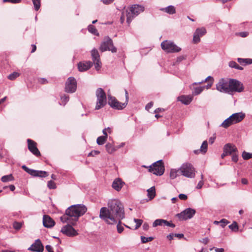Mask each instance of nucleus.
<instances>
[{
  "instance_id": "obj_5",
  "label": "nucleus",
  "mask_w": 252,
  "mask_h": 252,
  "mask_svg": "<svg viewBox=\"0 0 252 252\" xmlns=\"http://www.w3.org/2000/svg\"><path fill=\"white\" fill-rule=\"evenodd\" d=\"M164 166L162 160L154 162L149 166V171L158 176L162 175L164 172Z\"/></svg>"
},
{
  "instance_id": "obj_17",
  "label": "nucleus",
  "mask_w": 252,
  "mask_h": 252,
  "mask_svg": "<svg viewBox=\"0 0 252 252\" xmlns=\"http://www.w3.org/2000/svg\"><path fill=\"white\" fill-rule=\"evenodd\" d=\"M27 142L30 151L36 157L40 156V153L37 148L36 143L30 139L27 140Z\"/></svg>"
},
{
  "instance_id": "obj_33",
  "label": "nucleus",
  "mask_w": 252,
  "mask_h": 252,
  "mask_svg": "<svg viewBox=\"0 0 252 252\" xmlns=\"http://www.w3.org/2000/svg\"><path fill=\"white\" fill-rule=\"evenodd\" d=\"M88 29L89 32L93 33L94 35H98V32L97 30L95 29L94 26L90 25L88 26Z\"/></svg>"
},
{
  "instance_id": "obj_22",
  "label": "nucleus",
  "mask_w": 252,
  "mask_h": 252,
  "mask_svg": "<svg viewBox=\"0 0 252 252\" xmlns=\"http://www.w3.org/2000/svg\"><path fill=\"white\" fill-rule=\"evenodd\" d=\"M223 149L228 155H231L236 152H238V150L236 146L230 143L225 144Z\"/></svg>"
},
{
  "instance_id": "obj_30",
  "label": "nucleus",
  "mask_w": 252,
  "mask_h": 252,
  "mask_svg": "<svg viewBox=\"0 0 252 252\" xmlns=\"http://www.w3.org/2000/svg\"><path fill=\"white\" fill-rule=\"evenodd\" d=\"M69 97L68 95L63 94L61 96V101L60 103V105L64 106L66 103L69 101Z\"/></svg>"
},
{
  "instance_id": "obj_24",
  "label": "nucleus",
  "mask_w": 252,
  "mask_h": 252,
  "mask_svg": "<svg viewBox=\"0 0 252 252\" xmlns=\"http://www.w3.org/2000/svg\"><path fill=\"white\" fill-rule=\"evenodd\" d=\"M192 97L190 95H182L178 97V100L184 104H189L192 101Z\"/></svg>"
},
{
  "instance_id": "obj_47",
  "label": "nucleus",
  "mask_w": 252,
  "mask_h": 252,
  "mask_svg": "<svg viewBox=\"0 0 252 252\" xmlns=\"http://www.w3.org/2000/svg\"><path fill=\"white\" fill-rule=\"evenodd\" d=\"M220 226L222 228H224L227 224L230 223L228 220L225 219H221L220 220Z\"/></svg>"
},
{
  "instance_id": "obj_10",
  "label": "nucleus",
  "mask_w": 252,
  "mask_h": 252,
  "mask_svg": "<svg viewBox=\"0 0 252 252\" xmlns=\"http://www.w3.org/2000/svg\"><path fill=\"white\" fill-rule=\"evenodd\" d=\"M145 8L142 5L133 4L126 9V16L138 15L144 11Z\"/></svg>"
},
{
  "instance_id": "obj_55",
  "label": "nucleus",
  "mask_w": 252,
  "mask_h": 252,
  "mask_svg": "<svg viewBox=\"0 0 252 252\" xmlns=\"http://www.w3.org/2000/svg\"><path fill=\"white\" fill-rule=\"evenodd\" d=\"M203 185H204V181H203V180H201V181H200L198 182V184H197V185L196 188L197 189H201L202 188Z\"/></svg>"
},
{
  "instance_id": "obj_23",
  "label": "nucleus",
  "mask_w": 252,
  "mask_h": 252,
  "mask_svg": "<svg viewBox=\"0 0 252 252\" xmlns=\"http://www.w3.org/2000/svg\"><path fill=\"white\" fill-rule=\"evenodd\" d=\"M125 183L123 182L120 178L115 180L112 183V187L117 191L121 190L123 187Z\"/></svg>"
},
{
  "instance_id": "obj_2",
  "label": "nucleus",
  "mask_w": 252,
  "mask_h": 252,
  "mask_svg": "<svg viewBox=\"0 0 252 252\" xmlns=\"http://www.w3.org/2000/svg\"><path fill=\"white\" fill-rule=\"evenodd\" d=\"M87 211V207L83 204L73 205L69 207L65 214L60 217L63 223L75 225L79 218L83 216Z\"/></svg>"
},
{
  "instance_id": "obj_4",
  "label": "nucleus",
  "mask_w": 252,
  "mask_h": 252,
  "mask_svg": "<svg viewBox=\"0 0 252 252\" xmlns=\"http://www.w3.org/2000/svg\"><path fill=\"white\" fill-rule=\"evenodd\" d=\"M179 171L182 175L187 178H192L195 175L194 168L189 163L183 164Z\"/></svg>"
},
{
  "instance_id": "obj_31",
  "label": "nucleus",
  "mask_w": 252,
  "mask_h": 252,
  "mask_svg": "<svg viewBox=\"0 0 252 252\" xmlns=\"http://www.w3.org/2000/svg\"><path fill=\"white\" fill-rule=\"evenodd\" d=\"M229 66L231 68H234L238 70H243V68L240 66L238 64L234 61H231L229 63Z\"/></svg>"
},
{
  "instance_id": "obj_18",
  "label": "nucleus",
  "mask_w": 252,
  "mask_h": 252,
  "mask_svg": "<svg viewBox=\"0 0 252 252\" xmlns=\"http://www.w3.org/2000/svg\"><path fill=\"white\" fill-rule=\"evenodd\" d=\"M28 250L37 252H42L44 250V247L40 240L37 239L32 245Z\"/></svg>"
},
{
  "instance_id": "obj_3",
  "label": "nucleus",
  "mask_w": 252,
  "mask_h": 252,
  "mask_svg": "<svg viewBox=\"0 0 252 252\" xmlns=\"http://www.w3.org/2000/svg\"><path fill=\"white\" fill-rule=\"evenodd\" d=\"M95 95L97 99L95 109L99 110L106 104V95L104 90L101 88L96 90Z\"/></svg>"
},
{
  "instance_id": "obj_29",
  "label": "nucleus",
  "mask_w": 252,
  "mask_h": 252,
  "mask_svg": "<svg viewBox=\"0 0 252 252\" xmlns=\"http://www.w3.org/2000/svg\"><path fill=\"white\" fill-rule=\"evenodd\" d=\"M165 221L163 219H157L153 223V226L155 227L157 226H165Z\"/></svg>"
},
{
  "instance_id": "obj_20",
  "label": "nucleus",
  "mask_w": 252,
  "mask_h": 252,
  "mask_svg": "<svg viewBox=\"0 0 252 252\" xmlns=\"http://www.w3.org/2000/svg\"><path fill=\"white\" fill-rule=\"evenodd\" d=\"M93 65V63L91 61H87L83 62H80L78 64V68L80 71H85Z\"/></svg>"
},
{
  "instance_id": "obj_42",
  "label": "nucleus",
  "mask_w": 252,
  "mask_h": 252,
  "mask_svg": "<svg viewBox=\"0 0 252 252\" xmlns=\"http://www.w3.org/2000/svg\"><path fill=\"white\" fill-rule=\"evenodd\" d=\"M154 239V238L152 237H146L144 236L141 237V240L142 243H146L149 241H151Z\"/></svg>"
},
{
  "instance_id": "obj_54",
  "label": "nucleus",
  "mask_w": 252,
  "mask_h": 252,
  "mask_svg": "<svg viewBox=\"0 0 252 252\" xmlns=\"http://www.w3.org/2000/svg\"><path fill=\"white\" fill-rule=\"evenodd\" d=\"M246 59H242V58H238V62L242 65H246Z\"/></svg>"
},
{
  "instance_id": "obj_50",
  "label": "nucleus",
  "mask_w": 252,
  "mask_h": 252,
  "mask_svg": "<svg viewBox=\"0 0 252 252\" xmlns=\"http://www.w3.org/2000/svg\"><path fill=\"white\" fill-rule=\"evenodd\" d=\"M232 160L235 162H237L238 160V156L237 152H236L232 154Z\"/></svg>"
},
{
  "instance_id": "obj_37",
  "label": "nucleus",
  "mask_w": 252,
  "mask_h": 252,
  "mask_svg": "<svg viewBox=\"0 0 252 252\" xmlns=\"http://www.w3.org/2000/svg\"><path fill=\"white\" fill-rule=\"evenodd\" d=\"M229 228L232 231L235 232L238 231V226L236 221H233V223L229 225Z\"/></svg>"
},
{
  "instance_id": "obj_26",
  "label": "nucleus",
  "mask_w": 252,
  "mask_h": 252,
  "mask_svg": "<svg viewBox=\"0 0 252 252\" xmlns=\"http://www.w3.org/2000/svg\"><path fill=\"white\" fill-rule=\"evenodd\" d=\"M160 10L164 11L170 15L174 14L176 12L175 7L173 5H169L165 8H161Z\"/></svg>"
},
{
  "instance_id": "obj_63",
  "label": "nucleus",
  "mask_w": 252,
  "mask_h": 252,
  "mask_svg": "<svg viewBox=\"0 0 252 252\" xmlns=\"http://www.w3.org/2000/svg\"><path fill=\"white\" fill-rule=\"evenodd\" d=\"M239 34H240V35L243 37H245L247 36L248 35V33L247 32H240Z\"/></svg>"
},
{
  "instance_id": "obj_7",
  "label": "nucleus",
  "mask_w": 252,
  "mask_h": 252,
  "mask_svg": "<svg viewBox=\"0 0 252 252\" xmlns=\"http://www.w3.org/2000/svg\"><path fill=\"white\" fill-rule=\"evenodd\" d=\"M244 90V87L242 82L234 79H230L229 94L234 92L241 93Z\"/></svg>"
},
{
  "instance_id": "obj_16",
  "label": "nucleus",
  "mask_w": 252,
  "mask_h": 252,
  "mask_svg": "<svg viewBox=\"0 0 252 252\" xmlns=\"http://www.w3.org/2000/svg\"><path fill=\"white\" fill-rule=\"evenodd\" d=\"M91 56L95 68L96 70H99L101 67V63L100 61V56L98 51L95 49H93L91 51Z\"/></svg>"
},
{
  "instance_id": "obj_39",
  "label": "nucleus",
  "mask_w": 252,
  "mask_h": 252,
  "mask_svg": "<svg viewBox=\"0 0 252 252\" xmlns=\"http://www.w3.org/2000/svg\"><path fill=\"white\" fill-rule=\"evenodd\" d=\"M178 172H179V170L171 169L170 173V178L172 179L176 178L178 176Z\"/></svg>"
},
{
  "instance_id": "obj_19",
  "label": "nucleus",
  "mask_w": 252,
  "mask_h": 252,
  "mask_svg": "<svg viewBox=\"0 0 252 252\" xmlns=\"http://www.w3.org/2000/svg\"><path fill=\"white\" fill-rule=\"evenodd\" d=\"M43 224L45 227L51 228L54 226L55 222L50 217L44 215L43 218Z\"/></svg>"
},
{
  "instance_id": "obj_27",
  "label": "nucleus",
  "mask_w": 252,
  "mask_h": 252,
  "mask_svg": "<svg viewBox=\"0 0 252 252\" xmlns=\"http://www.w3.org/2000/svg\"><path fill=\"white\" fill-rule=\"evenodd\" d=\"M234 124L230 117L225 119L221 124L220 126L224 128H227L232 125Z\"/></svg>"
},
{
  "instance_id": "obj_62",
  "label": "nucleus",
  "mask_w": 252,
  "mask_h": 252,
  "mask_svg": "<svg viewBox=\"0 0 252 252\" xmlns=\"http://www.w3.org/2000/svg\"><path fill=\"white\" fill-rule=\"evenodd\" d=\"M103 3L106 4L112 3L114 0H101Z\"/></svg>"
},
{
  "instance_id": "obj_21",
  "label": "nucleus",
  "mask_w": 252,
  "mask_h": 252,
  "mask_svg": "<svg viewBox=\"0 0 252 252\" xmlns=\"http://www.w3.org/2000/svg\"><path fill=\"white\" fill-rule=\"evenodd\" d=\"M245 115L244 113L240 112L233 114L230 117L231 119L232 120V121L233 122L234 124H235L242 121L245 118Z\"/></svg>"
},
{
  "instance_id": "obj_12",
  "label": "nucleus",
  "mask_w": 252,
  "mask_h": 252,
  "mask_svg": "<svg viewBox=\"0 0 252 252\" xmlns=\"http://www.w3.org/2000/svg\"><path fill=\"white\" fill-rule=\"evenodd\" d=\"M108 104L113 108L122 110L126 106V103H122L118 101L115 97L108 95Z\"/></svg>"
},
{
  "instance_id": "obj_51",
  "label": "nucleus",
  "mask_w": 252,
  "mask_h": 252,
  "mask_svg": "<svg viewBox=\"0 0 252 252\" xmlns=\"http://www.w3.org/2000/svg\"><path fill=\"white\" fill-rule=\"evenodd\" d=\"M206 81H208V82H211H211H213L214 81V79L211 76H209L204 80L201 81V82H199L198 84H201V83H202L203 82H206Z\"/></svg>"
},
{
  "instance_id": "obj_11",
  "label": "nucleus",
  "mask_w": 252,
  "mask_h": 252,
  "mask_svg": "<svg viewBox=\"0 0 252 252\" xmlns=\"http://www.w3.org/2000/svg\"><path fill=\"white\" fill-rule=\"evenodd\" d=\"M77 89V81L73 77H69L65 83L64 91L68 93H74Z\"/></svg>"
},
{
  "instance_id": "obj_49",
  "label": "nucleus",
  "mask_w": 252,
  "mask_h": 252,
  "mask_svg": "<svg viewBox=\"0 0 252 252\" xmlns=\"http://www.w3.org/2000/svg\"><path fill=\"white\" fill-rule=\"evenodd\" d=\"M13 226L14 229L16 230H19L22 227V223L21 222L15 221L13 223Z\"/></svg>"
},
{
  "instance_id": "obj_36",
  "label": "nucleus",
  "mask_w": 252,
  "mask_h": 252,
  "mask_svg": "<svg viewBox=\"0 0 252 252\" xmlns=\"http://www.w3.org/2000/svg\"><path fill=\"white\" fill-rule=\"evenodd\" d=\"M13 177L11 174L5 175L2 177L1 180L3 182H6L8 181H12Z\"/></svg>"
},
{
  "instance_id": "obj_40",
  "label": "nucleus",
  "mask_w": 252,
  "mask_h": 252,
  "mask_svg": "<svg viewBox=\"0 0 252 252\" xmlns=\"http://www.w3.org/2000/svg\"><path fill=\"white\" fill-rule=\"evenodd\" d=\"M34 9L37 11L40 7V0H32Z\"/></svg>"
},
{
  "instance_id": "obj_57",
  "label": "nucleus",
  "mask_w": 252,
  "mask_h": 252,
  "mask_svg": "<svg viewBox=\"0 0 252 252\" xmlns=\"http://www.w3.org/2000/svg\"><path fill=\"white\" fill-rule=\"evenodd\" d=\"M179 198L181 199V200H186L188 198L187 197V195L185 194H180L179 195Z\"/></svg>"
},
{
  "instance_id": "obj_38",
  "label": "nucleus",
  "mask_w": 252,
  "mask_h": 252,
  "mask_svg": "<svg viewBox=\"0 0 252 252\" xmlns=\"http://www.w3.org/2000/svg\"><path fill=\"white\" fill-rule=\"evenodd\" d=\"M242 158L245 160H248L251 158H252V153H250L244 151L242 155Z\"/></svg>"
},
{
  "instance_id": "obj_8",
  "label": "nucleus",
  "mask_w": 252,
  "mask_h": 252,
  "mask_svg": "<svg viewBox=\"0 0 252 252\" xmlns=\"http://www.w3.org/2000/svg\"><path fill=\"white\" fill-rule=\"evenodd\" d=\"M99 49L101 52L107 50L110 51L112 53L117 52V48L113 46L112 40L109 37L104 38L100 45Z\"/></svg>"
},
{
  "instance_id": "obj_45",
  "label": "nucleus",
  "mask_w": 252,
  "mask_h": 252,
  "mask_svg": "<svg viewBox=\"0 0 252 252\" xmlns=\"http://www.w3.org/2000/svg\"><path fill=\"white\" fill-rule=\"evenodd\" d=\"M203 89H204V87H196L194 89V91L193 93L194 95H198V94H200L203 91Z\"/></svg>"
},
{
  "instance_id": "obj_41",
  "label": "nucleus",
  "mask_w": 252,
  "mask_h": 252,
  "mask_svg": "<svg viewBox=\"0 0 252 252\" xmlns=\"http://www.w3.org/2000/svg\"><path fill=\"white\" fill-rule=\"evenodd\" d=\"M19 76V73L14 72L8 76V78L10 80H13Z\"/></svg>"
},
{
  "instance_id": "obj_64",
  "label": "nucleus",
  "mask_w": 252,
  "mask_h": 252,
  "mask_svg": "<svg viewBox=\"0 0 252 252\" xmlns=\"http://www.w3.org/2000/svg\"><path fill=\"white\" fill-rule=\"evenodd\" d=\"M216 252H224V249L223 248H215Z\"/></svg>"
},
{
  "instance_id": "obj_1",
  "label": "nucleus",
  "mask_w": 252,
  "mask_h": 252,
  "mask_svg": "<svg viewBox=\"0 0 252 252\" xmlns=\"http://www.w3.org/2000/svg\"><path fill=\"white\" fill-rule=\"evenodd\" d=\"M99 217L107 224H114L125 218L123 205L117 199H112L108 202V208L102 207L100 210Z\"/></svg>"
},
{
  "instance_id": "obj_60",
  "label": "nucleus",
  "mask_w": 252,
  "mask_h": 252,
  "mask_svg": "<svg viewBox=\"0 0 252 252\" xmlns=\"http://www.w3.org/2000/svg\"><path fill=\"white\" fill-rule=\"evenodd\" d=\"M142 227H143V229L144 230H148L149 228V224L147 223V222H145L143 224V226H142Z\"/></svg>"
},
{
  "instance_id": "obj_56",
  "label": "nucleus",
  "mask_w": 252,
  "mask_h": 252,
  "mask_svg": "<svg viewBox=\"0 0 252 252\" xmlns=\"http://www.w3.org/2000/svg\"><path fill=\"white\" fill-rule=\"evenodd\" d=\"M153 106V102H150L148 103L145 107V109L146 110L149 111L150 108H152V107Z\"/></svg>"
},
{
  "instance_id": "obj_53",
  "label": "nucleus",
  "mask_w": 252,
  "mask_h": 252,
  "mask_svg": "<svg viewBox=\"0 0 252 252\" xmlns=\"http://www.w3.org/2000/svg\"><path fill=\"white\" fill-rule=\"evenodd\" d=\"M3 2H9L12 3H18L21 2V0H3Z\"/></svg>"
},
{
  "instance_id": "obj_61",
  "label": "nucleus",
  "mask_w": 252,
  "mask_h": 252,
  "mask_svg": "<svg viewBox=\"0 0 252 252\" xmlns=\"http://www.w3.org/2000/svg\"><path fill=\"white\" fill-rule=\"evenodd\" d=\"M175 237V234H173V233H170L167 236V238L169 240H173L174 237Z\"/></svg>"
},
{
  "instance_id": "obj_25",
  "label": "nucleus",
  "mask_w": 252,
  "mask_h": 252,
  "mask_svg": "<svg viewBox=\"0 0 252 252\" xmlns=\"http://www.w3.org/2000/svg\"><path fill=\"white\" fill-rule=\"evenodd\" d=\"M208 149V143L206 140L204 141L200 147V148L199 150H194V153L195 154H198L199 151L200 153L202 154H205L207 152Z\"/></svg>"
},
{
  "instance_id": "obj_32",
  "label": "nucleus",
  "mask_w": 252,
  "mask_h": 252,
  "mask_svg": "<svg viewBox=\"0 0 252 252\" xmlns=\"http://www.w3.org/2000/svg\"><path fill=\"white\" fill-rule=\"evenodd\" d=\"M105 147L107 151L109 154H112V153L116 151V149L113 146V145L111 143H107L105 145Z\"/></svg>"
},
{
  "instance_id": "obj_44",
  "label": "nucleus",
  "mask_w": 252,
  "mask_h": 252,
  "mask_svg": "<svg viewBox=\"0 0 252 252\" xmlns=\"http://www.w3.org/2000/svg\"><path fill=\"white\" fill-rule=\"evenodd\" d=\"M200 37L198 35L197 32H194L193 37V42L194 43H197L199 42L200 41Z\"/></svg>"
},
{
  "instance_id": "obj_34",
  "label": "nucleus",
  "mask_w": 252,
  "mask_h": 252,
  "mask_svg": "<svg viewBox=\"0 0 252 252\" xmlns=\"http://www.w3.org/2000/svg\"><path fill=\"white\" fill-rule=\"evenodd\" d=\"M107 140L106 136H100L97 138L96 143L99 145H103Z\"/></svg>"
},
{
  "instance_id": "obj_13",
  "label": "nucleus",
  "mask_w": 252,
  "mask_h": 252,
  "mask_svg": "<svg viewBox=\"0 0 252 252\" xmlns=\"http://www.w3.org/2000/svg\"><path fill=\"white\" fill-rule=\"evenodd\" d=\"M194 209L189 208L180 213L177 215V216L180 220H187L192 218L195 214Z\"/></svg>"
},
{
  "instance_id": "obj_14",
  "label": "nucleus",
  "mask_w": 252,
  "mask_h": 252,
  "mask_svg": "<svg viewBox=\"0 0 252 252\" xmlns=\"http://www.w3.org/2000/svg\"><path fill=\"white\" fill-rule=\"evenodd\" d=\"M23 169H24L26 172L30 174L33 177H46L48 176V172L43 171L35 170L29 168L26 165H23L22 166Z\"/></svg>"
},
{
  "instance_id": "obj_46",
  "label": "nucleus",
  "mask_w": 252,
  "mask_h": 252,
  "mask_svg": "<svg viewBox=\"0 0 252 252\" xmlns=\"http://www.w3.org/2000/svg\"><path fill=\"white\" fill-rule=\"evenodd\" d=\"M134 221L136 223L135 229H138L142 224L143 220L140 219H134Z\"/></svg>"
},
{
  "instance_id": "obj_15",
  "label": "nucleus",
  "mask_w": 252,
  "mask_h": 252,
  "mask_svg": "<svg viewBox=\"0 0 252 252\" xmlns=\"http://www.w3.org/2000/svg\"><path fill=\"white\" fill-rule=\"evenodd\" d=\"M72 225V224L68 223V224L64 225L62 228L61 232L68 237L77 236L78 233Z\"/></svg>"
},
{
  "instance_id": "obj_59",
  "label": "nucleus",
  "mask_w": 252,
  "mask_h": 252,
  "mask_svg": "<svg viewBox=\"0 0 252 252\" xmlns=\"http://www.w3.org/2000/svg\"><path fill=\"white\" fill-rule=\"evenodd\" d=\"M38 81L40 84H46L48 82V81L45 78H40Z\"/></svg>"
},
{
  "instance_id": "obj_48",
  "label": "nucleus",
  "mask_w": 252,
  "mask_h": 252,
  "mask_svg": "<svg viewBox=\"0 0 252 252\" xmlns=\"http://www.w3.org/2000/svg\"><path fill=\"white\" fill-rule=\"evenodd\" d=\"M118 223L117 224V231L119 233H121L124 228L123 227V226L121 225V220H120V222H119V221H118Z\"/></svg>"
},
{
  "instance_id": "obj_35",
  "label": "nucleus",
  "mask_w": 252,
  "mask_h": 252,
  "mask_svg": "<svg viewBox=\"0 0 252 252\" xmlns=\"http://www.w3.org/2000/svg\"><path fill=\"white\" fill-rule=\"evenodd\" d=\"M195 32H197V34L200 37L203 36L206 33V30L204 28H198L196 30Z\"/></svg>"
},
{
  "instance_id": "obj_58",
  "label": "nucleus",
  "mask_w": 252,
  "mask_h": 252,
  "mask_svg": "<svg viewBox=\"0 0 252 252\" xmlns=\"http://www.w3.org/2000/svg\"><path fill=\"white\" fill-rule=\"evenodd\" d=\"M45 248H46V250L48 252H54L53 250V248L50 245H47V246H46Z\"/></svg>"
},
{
  "instance_id": "obj_6",
  "label": "nucleus",
  "mask_w": 252,
  "mask_h": 252,
  "mask_svg": "<svg viewBox=\"0 0 252 252\" xmlns=\"http://www.w3.org/2000/svg\"><path fill=\"white\" fill-rule=\"evenodd\" d=\"M161 48L167 53H176L181 50L173 41L165 40L161 43Z\"/></svg>"
},
{
  "instance_id": "obj_52",
  "label": "nucleus",
  "mask_w": 252,
  "mask_h": 252,
  "mask_svg": "<svg viewBox=\"0 0 252 252\" xmlns=\"http://www.w3.org/2000/svg\"><path fill=\"white\" fill-rule=\"evenodd\" d=\"M164 225L165 226H170V227H175V225L172 223L171 221H168L166 220H165V224H164Z\"/></svg>"
},
{
  "instance_id": "obj_28",
  "label": "nucleus",
  "mask_w": 252,
  "mask_h": 252,
  "mask_svg": "<svg viewBox=\"0 0 252 252\" xmlns=\"http://www.w3.org/2000/svg\"><path fill=\"white\" fill-rule=\"evenodd\" d=\"M147 195L149 200H152L155 197L156 189L155 187H152L147 190Z\"/></svg>"
},
{
  "instance_id": "obj_43",
  "label": "nucleus",
  "mask_w": 252,
  "mask_h": 252,
  "mask_svg": "<svg viewBox=\"0 0 252 252\" xmlns=\"http://www.w3.org/2000/svg\"><path fill=\"white\" fill-rule=\"evenodd\" d=\"M47 186L50 189H55L57 188L55 183L51 180L48 182Z\"/></svg>"
},
{
  "instance_id": "obj_9",
  "label": "nucleus",
  "mask_w": 252,
  "mask_h": 252,
  "mask_svg": "<svg viewBox=\"0 0 252 252\" xmlns=\"http://www.w3.org/2000/svg\"><path fill=\"white\" fill-rule=\"evenodd\" d=\"M230 79L221 78L216 84V89L221 92L229 94Z\"/></svg>"
}]
</instances>
